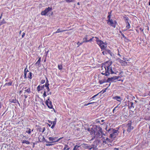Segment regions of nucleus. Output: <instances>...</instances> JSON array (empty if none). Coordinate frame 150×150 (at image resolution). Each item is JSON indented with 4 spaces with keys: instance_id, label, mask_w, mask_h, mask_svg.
I'll return each instance as SVG.
<instances>
[{
    "instance_id": "27",
    "label": "nucleus",
    "mask_w": 150,
    "mask_h": 150,
    "mask_svg": "<svg viewBox=\"0 0 150 150\" xmlns=\"http://www.w3.org/2000/svg\"><path fill=\"white\" fill-rule=\"evenodd\" d=\"M6 23V21H5V19H3L2 21L0 23V25H1L3 24H5Z\"/></svg>"
},
{
    "instance_id": "6",
    "label": "nucleus",
    "mask_w": 150,
    "mask_h": 150,
    "mask_svg": "<svg viewBox=\"0 0 150 150\" xmlns=\"http://www.w3.org/2000/svg\"><path fill=\"white\" fill-rule=\"evenodd\" d=\"M52 8L51 7H48L46 8L44 11H42L41 13V14L42 16H45L49 11H52Z\"/></svg>"
},
{
    "instance_id": "62",
    "label": "nucleus",
    "mask_w": 150,
    "mask_h": 150,
    "mask_svg": "<svg viewBox=\"0 0 150 150\" xmlns=\"http://www.w3.org/2000/svg\"><path fill=\"white\" fill-rule=\"evenodd\" d=\"M114 22L115 23V25H116L117 24V22H116V21H115Z\"/></svg>"
},
{
    "instance_id": "18",
    "label": "nucleus",
    "mask_w": 150,
    "mask_h": 150,
    "mask_svg": "<svg viewBox=\"0 0 150 150\" xmlns=\"http://www.w3.org/2000/svg\"><path fill=\"white\" fill-rule=\"evenodd\" d=\"M41 57H39L38 60L35 64L36 65L39 66L40 65L41 62Z\"/></svg>"
},
{
    "instance_id": "50",
    "label": "nucleus",
    "mask_w": 150,
    "mask_h": 150,
    "mask_svg": "<svg viewBox=\"0 0 150 150\" xmlns=\"http://www.w3.org/2000/svg\"><path fill=\"white\" fill-rule=\"evenodd\" d=\"M24 98H25V99L27 98L28 96H27V95H26V94H24Z\"/></svg>"
},
{
    "instance_id": "29",
    "label": "nucleus",
    "mask_w": 150,
    "mask_h": 150,
    "mask_svg": "<svg viewBox=\"0 0 150 150\" xmlns=\"http://www.w3.org/2000/svg\"><path fill=\"white\" fill-rule=\"evenodd\" d=\"M45 138L44 137H43L42 138V139L40 140V139H39V141L40 142H43L45 141Z\"/></svg>"
},
{
    "instance_id": "53",
    "label": "nucleus",
    "mask_w": 150,
    "mask_h": 150,
    "mask_svg": "<svg viewBox=\"0 0 150 150\" xmlns=\"http://www.w3.org/2000/svg\"><path fill=\"white\" fill-rule=\"evenodd\" d=\"M100 92L99 93H98V94L95 95H94V98L96 97V96H98L99 93H100Z\"/></svg>"
},
{
    "instance_id": "21",
    "label": "nucleus",
    "mask_w": 150,
    "mask_h": 150,
    "mask_svg": "<svg viewBox=\"0 0 150 150\" xmlns=\"http://www.w3.org/2000/svg\"><path fill=\"white\" fill-rule=\"evenodd\" d=\"M22 143L23 144H30V143L29 141L25 140H22Z\"/></svg>"
},
{
    "instance_id": "58",
    "label": "nucleus",
    "mask_w": 150,
    "mask_h": 150,
    "mask_svg": "<svg viewBox=\"0 0 150 150\" xmlns=\"http://www.w3.org/2000/svg\"><path fill=\"white\" fill-rule=\"evenodd\" d=\"M3 13H2L1 15V16H0V20L1 18L2 17V16Z\"/></svg>"
},
{
    "instance_id": "39",
    "label": "nucleus",
    "mask_w": 150,
    "mask_h": 150,
    "mask_svg": "<svg viewBox=\"0 0 150 150\" xmlns=\"http://www.w3.org/2000/svg\"><path fill=\"white\" fill-rule=\"evenodd\" d=\"M126 28L127 29H129L130 28V24L129 23H128V24H127V25L126 26Z\"/></svg>"
},
{
    "instance_id": "24",
    "label": "nucleus",
    "mask_w": 150,
    "mask_h": 150,
    "mask_svg": "<svg viewBox=\"0 0 150 150\" xmlns=\"http://www.w3.org/2000/svg\"><path fill=\"white\" fill-rule=\"evenodd\" d=\"M32 72H30L28 75V78L30 80L32 78Z\"/></svg>"
},
{
    "instance_id": "33",
    "label": "nucleus",
    "mask_w": 150,
    "mask_h": 150,
    "mask_svg": "<svg viewBox=\"0 0 150 150\" xmlns=\"http://www.w3.org/2000/svg\"><path fill=\"white\" fill-rule=\"evenodd\" d=\"M110 84L108 85V86H107V88H105L104 90V89L102 91H103V93L105 92L106 91L107 89L110 86Z\"/></svg>"
},
{
    "instance_id": "5",
    "label": "nucleus",
    "mask_w": 150,
    "mask_h": 150,
    "mask_svg": "<svg viewBox=\"0 0 150 150\" xmlns=\"http://www.w3.org/2000/svg\"><path fill=\"white\" fill-rule=\"evenodd\" d=\"M105 69V76H108L110 74V66L108 65V66H105L104 67Z\"/></svg>"
},
{
    "instance_id": "19",
    "label": "nucleus",
    "mask_w": 150,
    "mask_h": 150,
    "mask_svg": "<svg viewBox=\"0 0 150 150\" xmlns=\"http://www.w3.org/2000/svg\"><path fill=\"white\" fill-rule=\"evenodd\" d=\"M108 79L107 80H106V79H102L101 80L99 81V83L100 84H101L103 83H104L105 82H108Z\"/></svg>"
},
{
    "instance_id": "55",
    "label": "nucleus",
    "mask_w": 150,
    "mask_h": 150,
    "mask_svg": "<svg viewBox=\"0 0 150 150\" xmlns=\"http://www.w3.org/2000/svg\"><path fill=\"white\" fill-rule=\"evenodd\" d=\"M55 126V125H52L51 127V128H52V129H53L54 128Z\"/></svg>"
},
{
    "instance_id": "30",
    "label": "nucleus",
    "mask_w": 150,
    "mask_h": 150,
    "mask_svg": "<svg viewBox=\"0 0 150 150\" xmlns=\"http://www.w3.org/2000/svg\"><path fill=\"white\" fill-rule=\"evenodd\" d=\"M58 69L59 70H62V65H58Z\"/></svg>"
},
{
    "instance_id": "37",
    "label": "nucleus",
    "mask_w": 150,
    "mask_h": 150,
    "mask_svg": "<svg viewBox=\"0 0 150 150\" xmlns=\"http://www.w3.org/2000/svg\"><path fill=\"white\" fill-rule=\"evenodd\" d=\"M110 73L112 74L115 73L112 70L111 67H110Z\"/></svg>"
},
{
    "instance_id": "25",
    "label": "nucleus",
    "mask_w": 150,
    "mask_h": 150,
    "mask_svg": "<svg viewBox=\"0 0 150 150\" xmlns=\"http://www.w3.org/2000/svg\"><path fill=\"white\" fill-rule=\"evenodd\" d=\"M27 130L25 132L28 134H30L31 132L30 129L27 128Z\"/></svg>"
},
{
    "instance_id": "32",
    "label": "nucleus",
    "mask_w": 150,
    "mask_h": 150,
    "mask_svg": "<svg viewBox=\"0 0 150 150\" xmlns=\"http://www.w3.org/2000/svg\"><path fill=\"white\" fill-rule=\"evenodd\" d=\"M47 96V95L46 94V92L45 91H44L43 95V97L45 98V97H46Z\"/></svg>"
},
{
    "instance_id": "14",
    "label": "nucleus",
    "mask_w": 150,
    "mask_h": 150,
    "mask_svg": "<svg viewBox=\"0 0 150 150\" xmlns=\"http://www.w3.org/2000/svg\"><path fill=\"white\" fill-rule=\"evenodd\" d=\"M71 30V29H70L69 30H60V28H59V29H58L54 33H53V34H54L57 33H59L60 32L66 31H67L68 30Z\"/></svg>"
},
{
    "instance_id": "13",
    "label": "nucleus",
    "mask_w": 150,
    "mask_h": 150,
    "mask_svg": "<svg viewBox=\"0 0 150 150\" xmlns=\"http://www.w3.org/2000/svg\"><path fill=\"white\" fill-rule=\"evenodd\" d=\"M44 88V85L40 86V85L38 86L37 88V90L38 92L40 91L41 90L43 89Z\"/></svg>"
},
{
    "instance_id": "35",
    "label": "nucleus",
    "mask_w": 150,
    "mask_h": 150,
    "mask_svg": "<svg viewBox=\"0 0 150 150\" xmlns=\"http://www.w3.org/2000/svg\"><path fill=\"white\" fill-rule=\"evenodd\" d=\"M43 85H44V87H45L46 88L49 86V84L48 83H47V82H46L45 84Z\"/></svg>"
},
{
    "instance_id": "16",
    "label": "nucleus",
    "mask_w": 150,
    "mask_h": 150,
    "mask_svg": "<svg viewBox=\"0 0 150 150\" xmlns=\"http://www.w3.org/2000/svg\"><path fill=\"white\" fill-rule=\"evenodd\" d=\"M93 39V38H90V40H87V38L86 37H85V38H84L83 39V42H88L89 41H91Z\"/></svg>"
},
{
    "instance_id": "60",
    "label": "nucleus",
    "mask_w": 150,
    "mask_h": 150,
    "mask_svg": "<svg viewBox=\"0 0 150 150\" xmlns=\"http://www.w3.org/2000/svg\"><path fill=\"white\" fill-rule=\"evenodd\" d=\"M102 74L103 75H105V72L103 71L102 73Z\"/></svg>"
},
{
    "instance_id": "51",
    "label": "nucleus",
    "mask_w": 150,
    "mask_h": 150,
    "mask_svg": "<svg viewBox=\"0 0 150 150\" xmlns=\"http://www.w3.org/2000/svg\"><path fill=\"white\" fill-rule=\"evenodd\" d=\"M25 35V33H23V34L22 35V38H23L24 37Z\"/></svg>"
},
{
    "instance_id": "42",
    "label": "nucleus",
    "mask_w": 150,
    "mask_h": 150,
    "mask_svg": "<svg viewBox=\"0 0 150 150\" xmlns=\"http://www.w3.org/2000/svg\"><path fill=\"white\" fill-rule=\"evenodd\" d=\"M93 103V102H91V103H87V104H85L84 105V106H87L88 105H89V104H92V103Z\"/></svg>"
},
{
    "instance_id": "9",
    "label": "nucleus",
    "mask_w": 150,
    "mask_h": 150,
    "mask_svg": "<svg viewBox=\"0 0 150 150\" xmlns=\"http://www.w3.org/2000/svg\"><path fill=\"white\" fill-rule=\"evenodd\" d=\"M25 89V92L24 93H27L28 94H29L31 93V90L30 86L23 87L22 88V90H23Z\"/></svg>"
},
{
    "instance_id": "46",
    "label": "nucleus",
    "mask_w": 150,
    "mask_h": 150,
    "mask_svg": "<svg viewBox=\"0 0 150 150\" xmlns=\"http://www.w3.org/2000/svg\"><path fill=\"white\" fill-rule=\"evenodd\" d=\"M46 88L47 90V92H49L50 91V88H49V86L47 87Z\"/></svg>"
},
{
    "instance_id": "49",
    "label": "nucleus",
    "mask_w": 150,
    "mask_h": 150,
    "mask_svg": "<svg viewBox=\"0 0 150 150\" xmlns=\"http://www.w3.org/2000/svg\"><path fill=\"white\" fill-rule=\"evenodd\" d=\"M121 35L125 39H126V37L123 34H122Z\"/></svg>"
},
{
    "instance_id": "52",
    "label": "nucleus",
    "mask_w": 150,
    "mask_h": 150,
    "mask_svg": "<svg viewBox=\"0 0 150 150\" xmlns=\"http://www.w3.org/2000/svg\"><path fill=\"white\" fill-rule=\"evenodd\" d=\"M115 76V80L118 79L120 77L119 76Z\"/></svg>"
},
{
    "instance_id": "4",
    "label": "nucleus",
    "mask_w": 150,
    "mask_h": 150,
    "mask_svg": "<svg viewBox=\"0 0 150 150\" xmlns=\"http://www.w3.org/2000/svg\"><path fill=\"white\" fill-rule=\"evenodd\" d=\"M57 137H49L48 138L49 140L51 141V143H53L58 142L62 137H60L59 139H57Z\"/></svg>"
},
{
    "instance_id": "15",
    "label": "nucleus",
    "mask_w": 150,
    "mask_h": 150,
    "mask_svg": "<svg viewBox=\"0 0 150 150\" xmlns=\"http://www.w3.org/2000/svg\"><path fill=\"white\" fill-rule=\"evenodd\" d=\"M115 76H114L111 78H108V82L110 83V81L113 82L114 80H115Z\"/></svg>"
},
{
    "instance_id": "47",
    "label": "nucleus",
    "mask_w": 150,
    "mask_h": 150,
    "mask_svg": "<svg viewBox=\"0 0 150 150\" xmlns=\"http://www.w3.org/2000/svg\"><path fill=\"white\" fill-rule=\"evenodd\" d=\"M107 18H108V20L110 19L111 15L109 14L107 17Z\"/></svg>"
},
{
    "instance_id": "54",
    "label": "nucleus",
    "mask_w": 150,
    "mask_h": 150,
    "mask_svg": "<svg viewBox=\"0 0 150 150\" xmlns=\"http://www.w3.org/2000/svg\"><path fill=\"white\" fill-rule=\"evenodd\" d=\"M45 78H46V82H47V83H48V79L45 76Z\"/></svg>"
},
{
    "instance_id": "34",
    "label": "nucleus",
    "mask_w": 150,
    "mask_h": 150,
    "mask_svg": "<svg viewBox=\"0 0 150 150\" xmlns=\"http://www.w3.org/2000/svg\"><path fill=\"white\" fill-rule=\"evenodd\" d=\"M27 73L24 72V77L25 79H26L27 78Z\"/></svg>"
},
{
    "instance_id": "63",
    "label": "nucleus",
    "mask_w": 150,
    "mask_h": 150,
    "mask_svg": "<svg viewBox=\"0 0 150 150\" xmlns=\"http://www.w3.org/2000/svg\"><path fill=\"white\" fill-rule=\"evenodd\" d=\"M98 120H96L95 122H96V123L98 122H100L99 121H98Z\"/></svg>"
},
{
    "instance_id": "38",
    "label": "nucleus",
    "mask_w": 150,
    "mask_h": 150,
    "mask_svg": "<svg viewBox=\"0 0 150 150\" xmlns=\"http://www.w3.org/2000/svg\"><path fill=\"white\" fill-rule=\"evenodd\" d=\"M45 82V80H42L40 82V83L41 84L44 83Z\"/></svg>"
},
{
    "instance_id": "64",
    "label": "nucleus",
    "mask_w": 150,
    "mask_h": 150,
    "mask_svg": "<svg viewBox=\"0 0 150 150\" xmlns=\"http://www.w3.org/2000/svg\"><path fill=\"white\" fill-rule=\"evenodd\" d=\"M51 94H52V92H49V93H48V94H47L48 95H49V94L51 95Z\"/></svg>"
},
{
    "instance_id": "56",
    "label": "nucleus",
    "mask_w": 150,
    "mask_h": 150,
    "mask_svg": "<svg viewBox=\"0 0 150 150\" xmlns=\"http://www.w3.org/2000/svg\"><path fill=\"white\" fill-rule=\"evenodd\" d=\"M139 29L142 31H143V30H144L142 28H139Z\"/></svg>"
},
{
    "instance_id": "48",
    "label": "nucleus",
    "mask_w": 150,
    "mask_h": 150,
    "mask_svg": "<svg viewBox=\"0 0 150 150\" xmlns=\"http://www.w3.org/2000/svg\"><path fill=\"white\" fill-rule=\"evenodd\" d=\"M118 105H118L116 107H115L114 108L115 110H117L118 109L117 108L119 107Z\"/></svg>"
},
{
    "instance_id": "11",
    "label": "nucleus",
    "mask_w": 150,
    "mask_h": 150,
    "mask_svg": "<svg viewBox=\"0 0 150 150\" xmlns=\"http://www.w3.org/2000/svg\"><path fill=\"white\" fill-rule=\"evenodd\" d=\"M127 131L128 132H130L133 128V127L131 126V123H128L127 125Z\"/></svg>"
},
{
    "instance_id": "17",
    "label": "nucleus",
    "mask_w": 150,
    "mask_h": 150,
    "mask_svg": "<svg viewBox=\"0 0 150 150\" xmlns=\"http://www.w3.org/2000/svg\"><path fill=\"white\" fill-rule=\"evenodd\" d=\"M113 99H115L119 101H120V99H121V98L120 96H114L113 97Z\"/></svg>"
},
{
    "instance_id": "31",
    "label": "nucleus",
    "mask_w": 150,
    "mask_h": 150,
    "mask_svg": "<svg viewBox=\"0 0 150 150\" xmlns=\"http://www.w3.org/2000/svg\"><path fill=\"white\" fill-rule=\"evenodd\" d=\"M29 71L27 69V66H26L24 70V72L27 73Z\"/></svg>"
},
{
    "instance_id": "41",
    "label": "nucleus",
    "mask_w": 150,
    "mask_h": 150,
    "mask_svg": "<svg viewBox=\"0 0 150 150\" xmlns=\"http://www.w3.org/2000/svg\"><path fill=\"white\" fill-rule=\"evenodd\" d=\"M55 120L52 122V125H55L56 124V118L55 119Z\"/></svg>"
},
{
    "instance_id": "23",
    "label": "nucleus",
    "mask_w": 150,
    "mask_h": 150,
    "mask_svg": "<svg viewBox=\"0 0 150 150\" xmlns=\"http://www.w3.org/2000/svg\"><path fill=\"white\" fill-rule=\"evenodd\" d=\"M12 81L9 82L8 83H6L4 85V86H11L12 85Z\"/></svg>"
},
{
    "instance_id": "12",
    "label": "nucleus",
    "mask_w": 150,
    "mask_h": 150,
    "mask_svg": "<svg viewBox=\"0 0 150 150\" xmlns=\"http://www.w3.org/2000/svg\"><path fill=\"white\" fill-rule=\"evenodd\" d=\"M9 102L10 103H19L18 101L15 98H11L9 100Z\"/></svg>"
},
{
    "instance_id": "26",
    "label": "nucleus",
    "mask_w": 150,
    "mask_h": 150,
    "mask_svg": "<svg viewBox=\"0 0 150 150\" xmlns=\"http://www.w3.org/2000/svg\"><path fill=\"white\" fill-rule=\"evenodd\" d=\"M129 108H134V107L133 106L134 103L133 102H130L129 103Z\"/></svg>"
},
{
    "instance_id": "44",
    "label": "nucleus",
    "mask_w": 150,
    "mask_h": 150,
    "mask_svg": "<svg viewBox=\"0 0 150 150\" xmlns=\"http://www.w3.org/2000/svg\"><path fill=\"white\" fill-rule=\"evenodd\" d=\"M48 122L50 124H51V125L52 124V121H50V120H48Z\"/></svg>"
},
{
    "instance_id": "8",
    "label": "nucleus",
    "mask_w": 150,
    "mask_h": 150,
    "mask_svg": "<svg viewBox=\"0 0 150 150\" xmlns=\"http://www.w3.org/2000/svg\"><path fill=\"white\" fill-rule=\"evenodd\" d=\"M102 53L104 55L106 54H109L111 56H112L113 55V54L112 53L111 51L107 49H105L102 52Z\"/></svg>"
},
{
    "instance_id": "20",
    "label": "nucleus",
    "mask_w": 150,
    "mask_h": 150,
    "mask_svg": "<svg viewBox=\"0 0 150 150\" xmlns=\"http://www.w3.org/2000/svg\"><path fill=\"white\" fill-rule=\"evenodd\" d=\"M70 148L69 146L67 144H65L63 148V150H69Z\"/></svg>"
},
{
    "instance_id": "28",
    "label": "nucleus",
    "mask_w": 150,
    "mask_h": 150,
    "mask_svg": "<svg viewBox=\"0 0 150 150\" xmlns=\"http://www.w3.org/2000/svg\"><path fill=\"white\" fill-rule=\"evenodd\" d=\"M6 147H8V146L7 145H6V144H4V145H3L2 148H4V147L5 148V149L4 150H7L8 148V147L6 148Z\"/></svg>"
},
{
    "instance_id": "2",
    "label": "nucleus",
    "mask_w": 150,
    "mask_h": 150,
    "mask_svg": "<svg viewBox=\"0 0 150 150\" xmlns=\"http://www.w3.org/2000/svg\"><path fill=\"white\" fill-rule=\"evenodd\" d=\"M95 38L96 39V41L97 43L100 47L102 49H104L105 48V46L103 45L104 44L103 42L99 39L98 37H95Z\"/></svg>"
},
{
    "instance_id": "59",
    "label": "nucleus",
    "mask_w": 150,
    "mask_h": 150,
    "mask_svg": "<svg viewBox=\"0 0 150 150\" xmlns=\"http://www.w3.org/2000/svg\"><path fill=\"white\" fill-rule=\"evenodd\" d=\"M22 91H20L19 92V93L20 94H21V93H22Z\"/></svg>"
},
{
    "instance_id": "36",
    "label": "nucleus",
    "mask_w": 150,
    "mask_h": 150,
    "mask_svg": "<svg viewBox=\"0 0 150 150\" xmlns=\"http://www.w3.org/2000/svg\"><path fill=\"white\" fill-rule=\"evenodd\" d=\"M123 18L125 21H128L129 19V18L127 17H123Z\"/></svg>"
},
{
    "instance_id": "3",
    "label": "nucleus",
    "mask_w": 150,
    "mask_h": 150,
    "mask_svg": "<svg viewBox=\"0 0 150 150\" xmlns=\"http://www.w3.org/2000/svg\"><path fill=\"white\" fill-rule=\"evenodd\" d=\"M45 104L49 108H53V105L51 101H50V97H47V99L45 101Z\"/></svg>"
},
{
    "instance_id": "1",
    "label": "nucleus",
    "mask_w": 150,
    "mask_h": 150,
    "mask_svg": "<svg viewBox=\"0 0 150 150\" xmlns=\"http://www.w3.org/2000/svg\"><path fill=\"white\" fill-rule=\"evenodd\" d=\"M102 129L99 125H94V138L96 137L97 138H101L102 137Z\"/></svg>"
},
{
    "instance_id": "10",
    "label": "nucleus",
    "mask_w": 150,
    "mask_h": 150,
    "mask_svg": "<svg viewBox=\"0 0 150 150\" xmlns=\"http://www.w3.org/2000/svg\"><path fill=\"white\" fill-rule=\"evenodd\" d=\"M108 23L110 26H111L113 27L114 28L115 27V23L113 22L112 19L108 20Z\"/></svg>"
},
{
    "instance_id": "61",
    "label": "nucleus",
    "mask_w": 150,
    "mask_h": 150,
    "mask_svg": "<svg viewBox=\"0 0 150 150\" xmlns=\"http://www.w3.org/2000/svg\"><path fill=\"white\" fill-rule=\"evenodd\" d=\"M45 130V128H44L43 129V130L42 131V132H43Z\"/></svg>"
},
{
    "instance_id": "43",
    "label": "nucleus",
    "mask_w": 150,
    "mask_h": 150,
    "mask_svg": "<svg viewBox=\"0 0 150 150\" xmlns=\"http://www.w3.org/2000/svg\"><path fill=\"white\" fill-rule=\"evenodd\" d=\"M65 1L67 3H70L71 2H72L71 0H65Z\"/></svg>"
},
{
    "instance_id": "40",
    "label": "nucleus",
    "mask_w": 150,
    "mask_h": 150,
    "mask_svg": "<svg viewBox=\"0 0 150 150\" xmlns=\"http://www.w3.org/2000/svg\"><path fill=\"white\" fill-rule=\"evenodd\" d=\"M110 137L111 138H112L113 137L115 138V136L112 133H111V134H110Z\"/></svg>"
},
{
    "instance_id": "45",
    "label": "nucleus",
    "mask_w": 150,
    "mask_h": 150,
    "mask_svg": "<svg viewBox=\"0 0 150 150\" xmlns=\"http://www.w3.org/2000/svg\"><path fill=\"white\" fill-rule=\"evenodd\" d=\"M83 42L81 43H80V42H77V45H81L83 44Z\"/></svg>"
},
{
    "instance_id": "57",
    "label": "nucleus",
    "mask_w": 150,
    "mask_h": 150,
    "mask_svg": "<svg viewBox=\"0 0 150 150\" xmlns=\"http://www.w3.org/2000/svg\"><path fill=\"white\" fill-rule=\"evenodd\" d=\"M125 22L126 24H128V23H129L128 21H125Z\"/></svg>"
},
{
    "instance_id": "22",
    "label": "nucleus",
    "mask_w": 150,
    "mask_h": 150,
    "mask_svg": "<svg viewBox=\"0 0 150 150\" xmlns=\"http://www.w3.org/2000/svg\"><path fill=\"white\" fill-rule=\"evenodd\" d=\"M81 149V147L79 146H75L73 150H80Z\"/></svg>"
},
{
    "instance_id": "7",
    "label": "nucleus",
    "mask_w": 150,
    "mask_h": 150,
    "mask_svg": "<svg viewBox=\"0 0 150 150\" xmlns=\"http://www.w3.org/2000/svg\"><path fill=\"white\" fill-rule=\"evenodd\" d=\"M108 132L110 131V133H112L115 136V137H116L118 134V130H115V129L110 128L108 130Z\"/></svg>"
}]
</instances>
